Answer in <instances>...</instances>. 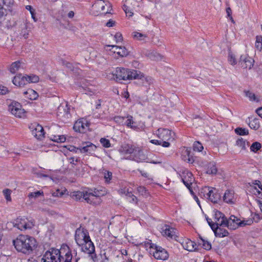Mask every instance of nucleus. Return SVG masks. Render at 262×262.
<instances>
[{
    "instance_id": "nucleus-1",
    "label": "nucleus",
    "mask_w": 262,
    "mask_h": 262,
    "mask_svg": "<svg viewBox=\"0 0 262 262\" xmlns=\"http://www.w3.org/2000/svg\"><path fill=\"white\" fill-rule=\"evenodd\" d=\"M65 247L68 252L65 253L64 256L61 254L62 251L65 250L64 248L61 250L52 248L45 252L41 258V262H72L73 256L71 251L68 246L66 245Z\"/></svg>"
},
{
    "instance_id": "nucleus-2",
    "label": "nucleus",
    "mask_w": 262,
    "mask_h": 262,
    "mask_svg": "<svg viewBox=\"0 0 262 262\" xmlns=\"http://www.w3.org/2000/svg\"><path fill=\"white\" fill-rule=\"evenodd\" d=\"M15 249L25 254L31 253L36 246L34 238L28 235H20L13 241Z\"/></svg>"
},
{
    "instance_id": "nucleus-3",
    "label": "nucleus",
    "mask_w": 262,
    "mask_h": 262,
    "mask_svg": "<svg viewBox=\"0 0 262 262\" xmlns=\"http://www.w3.org/2000/svg\"><path fill=\"white\" fill-rule=\"evenodd\" d=\"M100 194L99 191L95 189L93 192L87 191H75L73 192L72 196L76 201H80L81 199H83L90 204L97 205H99L102 201Z\"/></svg>"
},
{
    "instance_id": "nucleus-4",
    "label": "nucleus",
    "mask_w": 262,
    "mask_h": 262,
    "mask_svg": "<svg viewBox=\"0 0 262 262\" xmlns=\"http://www.w3.org/2000/svg\"><path fill=\"white\" fill-rule=\"evenodd\" d=\"M138 72L135 70H130L123 68H117L114 73H113V78L117 81L122 80H132L134 77L138 75Z\"/></svg>"
},
{
    "instance_id": "nucleus-5",
    "label": "nucleus",
    "mask_w": 262,
    "mask_h": 262,
    "mask_svg": "<svg viewBox=\"0 0 262 262\" xmlns=\"http://www.w3.org/2000/svg\"><path fill=\"white\" fill-rule=\"evenodd\" d=\"M158 137L162 141V146L164 147H168L170 143L167 141L174 140V133L166 128H159L156 132Z\"/></svg>"
},
{
    "instance_id": "nucleus-6",
    "label": "nucleus",
    "mask_w": 262,
    "mask_h": 262,
    "mask_svg": "<svg viewBox=\"0 0 262 262\" xmlns=\"http://www.w3.org/2000/svg\"><path fill=\"white\" fill-rule=\"evenodd\" d=\"M9 111L14 116L22 118L25 116L26 111L22 108L21 105L17 101H7Z\"/></svg>"
},
{
    "instance_id": "nucleus-7",
    "label": "nucleus",
    "mask_w": 262,
    "mask_h": 262,
    "mask_svg": "<svg viewBox=\"0 0 262 262\" xmlns=\"http://www.w3.org/2000/svg\"><path fill=\"white\" fill-rule=\"evenodd\" d=\"M81 247L82 252L88 254L91 259L93 262H96L97 259V256L95 253V248L93 243L91 239L84 242L82 245L79 246Z\"/></svg>"
},
{
    "instance_id": "nucleus-8",
    "label": "nucleus",
    "mask_w": 262,
    "mask_h": 262,
    "mask_svg": "<svg viewBox=\"0 0 262 262\" xmlns=\"http://www.w3.org/2000/svg\"><path fill=\"white\" fill-rule=\"evenodd\" d=\"M88 231L84 228H77L75 231V239L78 246L82 245L84 242L90 239Z\"/></svg>"
},
{
    "instance_id": "nucleus-9",
    "label": "nucleus",
    "mask_w": 262,
    "mask_h": 262,
    "mask_svg": "<svg viewBox=\"0 0 262 262\" xmlns=\"http://www.w3.org/2000/svg\"><path fill=\"white\" fill-rule=\"evenodd\" d=\"M111 8L110 3L105 2L103 0H97L93 5V9L101 14H106L110 13L109 9Z\"/></svg>"
},
{
    "instance_id": "nucleus-10",
    "label": "nucleus",
    "mask_w": 262,
    "mask_h": 262,
    "mask_svg": "<svg viewBox=\"0 0 262 262\" xmlns=\"http://www.w3.org/2000/svg\"><path fill=\"white\" fill-rule=\"evenodd\" d=\"M138 75L134 77L133 79H136L137 84L147 88L152 82V79L148 76H145L140 71L137 70Z\"/></svg>"
},
{
    "instance_id": "nucleus-11",
    "label": "nucleus",
    "mask_w": 262,
    "mask_h": 262,
    "mask_svg": "<svg viewBox=\"0 0 262 262\" xmlns=\"http://www.w3.org/2000/svg\"><path fill=\"white\" fill-rule=\"evenodd\" d=\"M89 127V123L85 119L82 118L76 121L73 129L76 132L84 133L88 130Z\"/></svg>"
},
{
    "instance_id": "nucleus-12",
    "label": "nucleus",
    "mask_w": 262,
    "mask_h": 262,
    "mask_svg": "<svg viewBox=\"0 0 262 262\" xmlns=\"http://www.w3.org/2000/svg\"><path fill=\"white\" fill-rule=\"evenodd\" d=\"M254 60L247 54L242 55L239 63L244 69H251L253 66Z\"/></svg>"
},
{
    "instance_id": "nucleus-13",
    "label": "nucleus",
    "mask_w": 262,
    "mask_h": 262,
    "mask_svg": "<svg viewBox=\"0 0 262 262\" xmlns=\"http://www.w3.org/2000/svg\"><path fill=\"white\" fill-rule=\"evenodd\" d=\"M241 220L234 215H231L228 220L226 219L224 227H227L229 229L235 230L241 226Z\"/></svg>"
},
{
    "instance_id": "nucleus-14",
    "label": "nucleus",
    "mask_w": 262,
    "mask_h": 262,
    "mask_svg": "<svg viewBox=\"0 0 262 262\" xmlns=\"http://www.w3.org/2000/svg\"><path fill=\"white\" fill-rule=\"evenodd\" d=\"M154 249L155 251L153 252V255L155 258L164 260L168 258L169 255L164 249L155 246Z\"/></svg>"
},
{
    "instance_id": "nucleus-15",
    "label": "nucleus",
    "mask_w": 262,
    "mask_h": 262,
    "mask_svg": "<svg viewBox=\"0 0 262 262\" xmlns=\"http://www.w3.org/2000/svg\"><path fill=\"white\" fill-rule=\"evenodd\" d=\"M183 177L182 179V180L184 184V185L188 188L191 193H193V191L191 188V185H192L193 182L194 181V178L193 177V175L191 172L189 171H186V172L184 173Z\"/></svg>"
},
{
    "instance_id": "nucleus-16",
    "label": "nucleus",
    "mask_w": 262,
    "mask_h": 262,
    "mask_svg": "<svg viewBox=\"0 0 262 262\" xmlns=\"http://www.w3.org/2000/svg\"><path fill=\"white\" fill-rule=\"evenodd\" d=\"M208 192L207 193L208 199L213 203H217L221 199V195L214 188H207Z\"/></svg>"
},
{
    "instance_id": "nucleus-17",
    "label": "nucleus",
    "mask_w": 262,
    "mask_h": 262,
    "mask_svg": "<svg viewBox=\"0 0 262 262\" xmlns=\"http://www.w3.org/2000/svg\"><path fill=\"white\" fill-rule=\"evenodd\" d=\"M212 226V230L213 231L216 236L223 237L229 235L228 231L224 228H221L220 225L214 224Z\"/></svg>"
},
{
    "instance_id": "nucleus-18",
    "label": "nucleus",
    "mask_w": 262,
    "mask_h": 262,
    "mask_svg": "<svg viewBox=\"0 0 262 262\" xmlns=\"http://www.w3.org/2000/svg\"><path fill=\"white\" fill-rule=\"evenodd\" d=\"M107 47H112V51L114 53H117L121 57L126 56L128 55V51L124 47L118 46L115 45H108Z\"/></svg>"
},
{
    "instance_id": "nucleus-19",
    "label": "nucleus",
    "mask_w": 262,
    "mask_h": 262,
    "mask_svg": "<svg viewBox=\"0 0 262 262\" xmlns=\"http://www.w3.org/2000/svg\"><path fill=\"white\" fill-rule=\"evenodd\" d=\"M58 115H61L67 118H69L71 115L70 114V108L67 103L61 104L58 107Z\"/></svg>"
},
{
    "instance_id": "nucleus-20",
    "label": "nucleus",
    "mask_w": 262,
    "mask_h": 262,
    "mask_svg": "<svg viewBox=\"0 0 262 262\" xmlns=\"http://www.w3.org/2000/svg\"><path fill=\"white\" fill-rule=\"evenodd\" d=\"M26 76H22L21 74L15 76L13 80V83L20 87L23 86L25 85L28 84L27 78Z\"/></svg>"
},
{
    "instance_id": "nucleus-21",
    "label": "nucleus",
    "mask_w": 262,
    "mask_h": 262,
    "mask_svg": "<svg viewBox=\"0 0 262 262\" xmlns=\"http://www.w3.org/2000/svg\"><path fill=\"white\" fill-rule=\"evenodd\" d=\"M226 217L225 215L219 211H216L214 213V224L220 225V226H224L225 225Z\"/></svg>"
},
{
    "instance_id": "nucleus-22",
    "label": "nucleus",
    "mask_w": 262,
    "mask_h": 262,
    "mask_svg": "<svg viewBox=\"0 0 262 262\" xmlns=\"http://www.w3.org/2000/svg\"><path fill=\"white\" fill-rule=\"evenodd\" d=\"M85 145L83 146H80L77 147V149H79L81 153H88L91 154L92 152L94 151L96 146L91 143H85Z\"/></svg>"
},
{
    "instance_id": "nucleus-23",
    "label": "nucleus",
    "mask_w": 262,
    "mask_h": 262,
    "mask_svg": "<svg viewBox=\"0 0 262 262\" xmlns=\"http://www.w3.org/2000/svg\"><path fill=\"white\" fill-rule=\"evenodd\" d=\"M137 150V147L134 145L126 144H124L121 147V151L125 155H130L134 154V152H136Z\"/></svg>"
},
{
    "instance_id": "nucleus-24",
    "label": "nucleus",
    "mask_w": 262,
    "mask_h": 262,
    "mask_svg": "<svg viewBox=\"0 0 262 262\" xmlns=\"http://www.w3.org/2000/svg\"><path fill=\"white\" fill-rule=\"evenodd\" d=\"M145 55L152 60H159L162 59V55L155 50H146L144 52Z\"/></svg>"
},
{
    "instance_id": "nucleus-25",
    "label": "nucleus",
    "mask_w": 262,
    "mask_h": 262,
    "mask_svg": "<svg viewBox=\"0 0 262 262\" xmlns=\"http://www.w3.org/2000/svg\"><path fill=\"white\" fill-rule=\"evenodd\" d=\"M182 245L185 250L189 251H193L196 249V244L189 239L183 242Z\"/></svg>"
},
{
    "instance_id": "nucleus-26",
    "label": "nucleus",
    "mask_w": 262,
    "mask_h": 262,
    "mask_svg": "<svg viewBox=\"0 0 262 262\" xmlns=\"http://www.w3.org/2000/svg\"><path fill=\"white\" fill-rule=\"evenodd\" d=\"M32 133L33 135L38 139H41L45 135V132L42 126L39 124L33 130Z\"/></svg>"
},
{
    "instance_id": "nucleus-27",
    "label": "nucleus",
    "mask_w": 262,
    "mask_h": 262,
    "mask_svg": "<svg viewBox=\"0 0 262 262\" xmlns=\"http://www.w3.org/2000/svg\"><path fill=\"white\" fill-rule=\"evenodd\" d=\"M133 159L137 162H141L146 159V156L143 154V152L137 147V151L134 152Z\"/></svg>"
},
{
    "instance_id": "nucleus-28",
    "label": "nucleus",
    "mask_w": 262,
    "mask_h": 262,
    "mask_svg": "<svg viewBox=\"0 0 262 262\" xmlns=\"http://www.w3.org/2000/svg\"><path fill=\"white\" fill-rule=\"evenodd\" d=\"M234 199V192L232 190H227L225 191L223 196V200L227 203H233Z\"/></svg>"
},
{
    "instance_id": "nucleus-29",
    "label": "nucleus",
    "mask_w": 262,
    "mask_h": 262,
    "mask_svg": "<svg viewBox=\"0 0 262 262\" xmlns=\"http://www.w3.org/2000/svg\"><path fill=\"white\" fill-rule=\"evenodd\" d=\"M49 138L51 140L57 143H63L66 140L64 135H55L53 133L50 135Z\"/></svg>"
},
{
    "instance_id": "nucleus-30",
    "label": "nucleus",
    "mask_w": 262,
    "mask_h": 262,
    "mask_svg": "<svg viewBox=\"0 0 262 262\" xmlns=\"http://www.w3.org/2000/svg\"><path fill=\"white\" fill-rule=\"evenodd\" d=\"M165 229L163 230V234L169 237L170 238H175L176 235L175 234L174 229L170 228L168 226H165Z\"/></svg>"
},
{
    "instance_id": "nucleus-31",
    "label": "nucleus",
    "mask_w": 262,
    "mask_h": 262,
    "mask_svg": "<svg viewBox=\"0 0 262 262\" xmlns=\"http://www.w3.org/2000/svg\"><path fill=\"white\" fill-rule=\"evenodd\" d=\"M24 93L26 96V98L30 100H35L38 96L36 92L32 89H29Z\"/></svg>"
},
{
    "instance_id": "nucleus-32",
    "label": "nucleus",
    "mask_w": 262,
    "mask_h": 262,
    "mask_svg": "<svg viewBox=\"0 0 262 262\" xmlns=\"http://www.w3.org/2000/svg\"><path fill=\"white\" fill-rule=\"evenodd\" d=\"M246 96L248 97L250 101L258 102L260 101V97L249 91H245Z\"/></svg>"
},
{
    "instance_id": "nucleus-33",
    "label": "nucleus",
    "mask_w": 262,
    "mask_h": 262,
    "mask_svg": "<svg viewBox=\"0 0 262 262\" xmlns=\"http://www.w3.org/2000/svg\"><path fill=\"white\" fill-rule=\"evenodd\" d=\"M249 126L252 129L257 130L260 127L259 119L258 118H253L250 120Z\"/></svg>"
},
{
    "instance_id": "nucleus-34",
    "label": "nucleus",
    "mask_w": 262,
    "mask_h": 262,
    "mask_svg": "<svg viewBox=\"0 0 262 262\" xmlns=\"http://www.w3.org/2000/svg\"><path fill=\"white\" fill-rule=\"evenodd\" d=\"M26 219H17L14 226L20 230H25Z\"/></svg>"
},
{
    "instance_id": "nucleus-35",
    "label": "nucleus",
    "mask_w": 262,
    "mask_h": 262,
    "mask_svg": "<svg viewBox=\"0 0 262 262\" xmlns=\"http://www.w3.org/2000/svg\"><path fill=\"white\" fill-rule=\"evenodd\" d=\"M133 38L139 41H143L147 37V35L146 34H143L137 31H135L133 33Z\"/></svg>"
},
{
    "instance_id": "nucleus-36",
    "label": "nucleus",
    "mask_w": 262,
    "mask_h": 262,
    "mask_svg": "<svg viewBox=\"0 0 262 262\" xmlns=\"http://www.w3.org/2000/svg\"><path fill=\"white\" fill-rule=\"evenodd\" d=\"M20 64L21 63L19 61L13 62L9 68L10 72L14 74L20 68Z\"/></svg>"
},
{
    "instance_id": "nucleus-37",
    "label": "nucleus",
    "mask_w": 262,
    "mask_h": 262,
    "mask_svg": "<svg viewBox=\"0 0 262 262\" xmlns=\"http://www.w3.org/2000/svg\"><path fill=\"white\" fill-rule=\"evenodd\" d=\"M135 122L133 120V117L131 116H127V120L125 122V125L127 127H129L133 129H136L137 128V126L135 125Z\"/></svg>"
},
{
    "instance_id": "nucleus-38",
    "label": "nucleus",
    "mask_w": 262,
    "mask_h": 262,
    "mask_svg": "<svg viewBox=\"0 0 262 262\" xmlns=\"http://www.w3.org/2000/svg\"><path fill=\"white\" fill-rule=\"evenodd\" d=\"M217 168L215 165L213 163H210L208 165L207 172L209 174H215L217 172Z\"/></svg>"
},
{
    "instance_id": "nucleus-39",
    "label": "nucleus",
    "mask_w": 262,
    "mask_h": 262,
    "mask_svg": "<svg viewBox=\"0 0 262 262\" xmlns=\"http://www.w3.org/2000/svg\"><path fill=\"white\" fill-rule=\"evenodd\" d=\"M261 148V144L258 142H255L250 146V149L254 152H257Z\"/></svg>"
},
{
    "instance_id": "nucleus-40",
    "label": "nucleus",
    "mask_w": 262,
    "mask_h": 262,
    "mask_svg": "<svg viewBox=\"0 0 262 262\" xmlns=\"http://www.w3.org/2000/svg\"><path fill=\"white\" fill-rule=\"evenodd\" d=\"M235 132L236 134L240 136L247 135L249 134L248 130L246 128L242 127H237L235 129Z\"/></svg>"
},
{
    "instance_id": "nucleus-41",
    "label": "nucleus",
    "mask_w": 262,
    "mask_h": 262,
    "mask_svg": "<svg viewBox=\"0 0 262 262\" xmlns=\"http://www.w3.org/2000/svg\"><path fill=\"white\" fill-rule=\"evenodd\" d=\"M28 83H35L39 81L38 76L35 75H27V77Z\"/></svg>"
},
{
    "instance_id": "nucleus-42",
    "label": "nucleus",
    "mask_w": 262,
    "mask_h": 262,
    "mask_svg": "<svg viewBox=\"0 0 262 262\" xmlns=\"http://www.w3.org/2000/svg\"><path fill=\"white\" fill-rule=\"evenodd\" d=\"M12 192V190L9 189H5L3 191V193L5 196V199L7 201L10 202L11 201V194Z\"/></svg>"
},
{
    "instance_id": "nucleus-43",
    "label": "nucleus",
    "mask_w": 262,
    "mask_h": 262,
    "mask_svg": "<svg viewBox=\"0 0 262 262\" xmlns=\"http://www.w3.org/2000/svg\"><path fill=\"white\" fill-rule=\"evenodd\" d=\"M228 60L230 63L232 65H235L237 63L235 56L232 52L229 53Z\"/></svg>"
},
{
    "instance_id": "nucleus-44",
    "label": "nucleus",
    "mask_w": 262,
    "mask_h": 262,
    "mask_svg": "<svg viewBox=\"0 0 262 262\" xmlns=\"http://www.w3.org/2000/svg\"><path fill=\"white\" fill-rule=\"evenodd\" d=\"M43 195V191H38L36 192H31V193H29V194L28 195V196L29 198L31 199L32 198H36L38 197L40 195Z\"/></svg>"
},
{
    "instance_id": "nucleus-45",
    "label": "nucleus",
    "mask_w": 262,
    "mask_h": 262,
    "mask_svg": "<svg viewBox=\"0 0 262 262\" xmlns=\"http://www.w3.org/2000/svg\"><path fill=\"white\" fill-rule=\"evenodd\" d=\"M35 226V222L34 220L29 221L26 219L25 230L31 229Z\"/></svg>"
},
{
    "instance_id": "nucleus-46",
    "label": "nucleus",
    "mask_w": 262,
    "mask_h": 262,
    "mask_svg": "<svg viewBox=\"0 0 262 262\" xmlns=\"http://www.w3.org/2000/svg\"><path fill=\"white\" fill-rule=\"evenodd\" d=\"M236 145L242 149H246L245 141L242 138H239L236 140Z\"/></svg>"
},
{
    "instance_id": "nucleus-47",
    "label": "nucleus",
    "mask_w": 262,
    "mask_h": 262,
    "mask_svg": "<svg viewBox=\"0 0 262 262\" xmlns=\"http://www.w3.org/2000/svg\"><path fill=\"white\" fill-rule=\"evenodd\" d=\"M193 150L195 151H201L203 149V146L199 142H195L193 144Z\"/></svg>"
},
{
    "instance_id": "nucleus-48",
    "label": "nucleus",
    "mask_w": 262,
    "mask_h": 262,
    "mask_svg": "<svg viewBox=\"0 0 262 262\" xmlns=\"http://www.w3.org/2000/svg\"><path fill=\"white\" fill-rule=\"evenodd\" d=\"M6 15V10L3 7L0 8V23L5 19Z\"/></svg>"
},
{
    "instance_id": "nucleus-49",
    "label": "nucleus",
    "mask_w": 262,
    "mask_h": 262,
    "mask_svg": "<svg viewBox=\"0 0 262 262\" xmlns=\"http://www.w3.org/2000/svg\"><path fill=\"white\" fill-rule=\"evenodd\" d=\"M100 143L104 147L108 148L111 146V143L110 141L105 138H101L100 139Z\"/></svg>"
},
{
    "instance_id": "nucleus-50",
    "label": "nucleus",
    "mask_w": 262,
    "mask_h": 262,
    "mask_svg": "<svg viewBox=\"0 0 262 262\" xmlns=\"http://www.w3.org/2000/svg\"><path fill=\"white\" fill-rule=\"evenodd\" d=\"M4 6L10 7L14 4V0H1Z\"/></svg>"
},
{
    "instance_id": "nucleus-51",
    "label": "nucleus",
    "mask_w": 262,
    "mask_h": 262,
    "mask_svg": "<svg viewBox=\"0 0 262 262\" xmlns=\"http://www.w3.org/2000/svg\"><path fill=\"white\" fill-rule=\"evenodd\" d=\"M203 242V247L206 250H209L211 248V244L207 241H205L204 239L201 238Z\"/></svg>"
},
{
    "instance_id": "nucleus-52",
    "label": "nucleus",
    "mask_w": 262,
    "mask_h": 262,
    "mask_svg": "<svg viewBox=\"0 0 262 262\" xmlns=\"http://www.w3.org/2000/svg\"><path fill=\"white\" fill-rule=\"evenodd\" d=\"M114 37L117 43L121 42L122 40H123L122 35L119 32L116 33V34L115 35Z\"/></svg>"
},
{
    "instance_id": "nucleus-53",
    "label": "nucleus",
    "mask_w": 262,
    "mask_h": 262,
    "mask_svg": "<svg viewBox=\"0 0 262 262\" xmlns=\"http://www.w3.org/2000/svg\"><path fill=\"white\" fill-rule=\"evenodd\" d=\"M8 92L9 90L7 88L0 84V95H5Z\"/></svg>"
},
{
    "instance_id": "nucleus-54",
    "label": "nucleus",
    "mask_w": 262,
    "mask_h": 262,
    "mask_svg": "<svg viewBox=\"0 0 262 262\" xmlns=\"http://www.w3.org/2000/svg\"><path fill=\"white\" fill-rule=\"evenodd\" d=\"M26 9L29 10L32 15V17L35 20L34 15L35 14V10L30 5H27L26 6Z\"/></svg>"
},
{
    "instance_id": "nucleus-55",
    "label": "nucleus",
    "mask_w": 262,
    "mask_h": 262,
    "mask_svg": "<svg viewBox=\"0 0 262 262\" xmlns=\"http://www.w3.org/2000/svg\"><path fill=\"white\" fill-rule=\"evenodd\" d=\"M253 223V221L252 220H249L247 221H241V226H245L246 225H250Z\"/></svg>"
},
{
    "instance_id": "nucleus-56",
    "label": "nucleus",
    "mask_w": 262,
    "mask_h": 262,
    "mask_svg": "<svg viewBox=\"0 0 262 262\" xmlns=\"http://www.w3.org/2000/svg\"><path fill=\"white\" fill-rule=\"evenodd\" d=\"M123 10L126 13V14H128L129 16H132L133 15V12L130 11L128 8V7L126 5L123 6Z\"/></svg>"
},
{
    "instance_id": "nucleus-57",
    "label": "nucleus",
    "mask_w": 262,
    "mask_h": 262,
    "mask_svg": "<svg viewBox=\"0 0 262 262\" xmlns=\"http://www.w3.org/2000/svg\"><path fill=\"white\" fill-rule=\"evenodd\" d=\"M112 173L111 172L107 171L106 173L104 174V179L105 181L108 182L112 178Z\"/></svg>"
},
{
    "instance_id": "nucleus-58",
    "label": "nucleus",
    "mask_w": 262,
    "mask_h": 262,
    "mask_svg": "<svg viewBox=\"0 0 262 262\" xmlns=\"http://www.w3.org/2000/svg\"><path fill=\"white\" fill-rule=\"evenodd\" d=\"M138 192L141 193L142 195L144 194L146 192V188L143 186H140L138 188Z\"/></svg>"
},
{
    "instance_id": "nucleus-59",
    "label": "nucleus",
    "mask_w": 262,
    "mask_h": 262,
    "mask_svg": "<svg viewBox=\"0 0 262 262\" xmlns=\"http://www.w3.org/2000/svg\"><path fill=\"white\" fill-rule=\"evenodd\" d=\"M27 31V26L26 25H24L23 30H22L21 34H23V36L25 38H28V33L26 32Z\"/></svg>"
},
{
    "instance_id": "nucleus-60",
    "label": "nucleus",
    "mask_w": 262,
    "mask_h": 262,
    "mask_svg": "<svg viewBox=\"0 0 262 262\" xmlns=\"http://www.w3.org/2000/svg\"><path fill=\"white\" fill-rule=\"evenodd\" d=\"M150 142L155 145H161L162 144V141L161 140H151Z\"/></svg>"
},
{
    "instance_id": "nucleus-61",
    "label": "nucleus",
    "mask_w": 262,
    "mask_h": 262,
    "mask_svg": "<svg viewBox=\"0 0 262 262\" xmlns=\"http://www.w3.org/2000/svg\"><path fill=\"white\" fill-rule=\"evenodd\" d=\"M115 21L112 20V19H110L106 23V26L108 27H113L115 25Z\"/></svg>"
},
{
    "instance_id": "nucleus-62",
    "label": "nucleus",
    "mask_w": 262,
    "mask_h": 262,
    "mask_svg": "<svg viewBox=\"0 0 262 262\" xmlns=\"http://www.w3.org/2000/svg\"><path fill=\"white\" fill-rule=\"evenodd\" d=\"M145 245L146 247H147V248L149 247L150 249H155V246H154V245L149 242H147V243H145Z\"/></svg>"
},
{
    "instance_id": "nucleus-63",
    "label": "nucleus",
    "mask_w": 262,
    "mask_h": 262,
    "mask_svg": "<svg viewBox=\"0 0 262 262\" xmlns=\"http://www.w3.org/2000/svg\"><path fill=\"white\" fill-rule=\"evenodd\" d=\"M256 113L258 115L262 118V107L257 108L256 110Z\"/></svg>"
},
{
    "instance_id": "nucleus-64",
    "label": "nucleus",
    "mask_w": 262,
    "mask_h": 262,
    "mask_svg": "<svg viewBox=\"0 0 262 262\" xmlns=\"http://www.w3.org/2000/svg\"><path fill=\"white\" fill-rule=\"evenodd\" d=\"M256 42L262 43V36H257L256 37Z\"/></svg>"
}]
</instances>
